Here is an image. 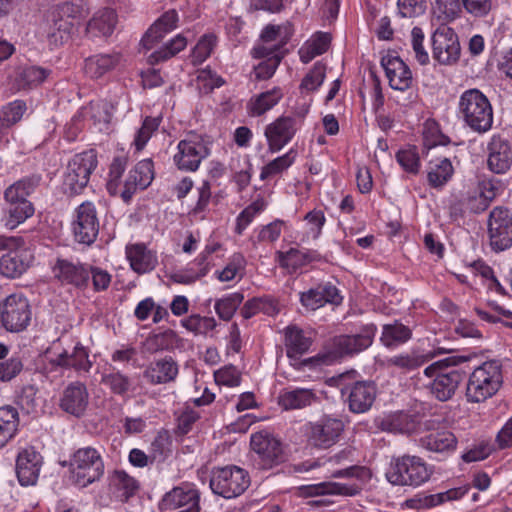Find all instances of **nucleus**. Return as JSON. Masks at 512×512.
Wrapping results in <instances>:
<instances>
[{"label":"nucleus","mask_w":512,"mask_h":512,"mask_svg":"<svg viewBox=\"0 0 512 512\" xmlns=\"http://www.w3.org/2000/svg\"><path fill=\"white\" fill-rule=\"evenodd\" d=\"M299 121L292 116H280L265 128V137L271 152L280 151L295 136Z\"/></svg>","instance_id":"nucleus-17"},{"label":"nucleus","mask_w":512,"mask_h":512,"mask_svg":"<svg viewBox=\"0 0 512 512\" xmlns=\"http://www.w3.org/2000/svg\"><path fill=\"white\" fill-rule=\"evenodd\" d=\"M468 489L465 487H458L449 489L445 492H440L437 494L426 496L423 500H408L407 504L410 507H419V506H426V507H433L440 505L446 501H452V500H458L462 498L466 493Z\"/></svg>","instance_id":"nucleus-46"},{"label":"nucleus","mask_w":512,"mask_h":512,"mask_svg":"<svg viewBox=\"0 0 512 512\" xmlns=\"http://www.w3.org/2000/svg\"><path fill=\"white\" fill-rule=\"evenodd\" d=\"M325 70L326 68L323 64L316 63L302 80L300 88L308 92L316 90L324 81Z\"/></svg>","instance_id":"nucleus-64"},{"label":"nucleus","mask_w":512,"mask_h":512,"mask_svg":"<svg viewBox=\"0 0 512 512\" xmlns=\"http://www.w3.org/2000/svg\"><path fill=\"white\" fill-rule=\"evenodd\" d=\"M454 168L448 158H439L430 161L427 170V179L431 187L442 188L453 176Z\"/></svg>","instance_id":"nucleus-36"},{"label":"nucleus","mask_w":512,"mask_h":512,"mask_svg":"<svg viewBox=\"0 0 512 512\" xmlns=\"http://www.w3.org/2000/svg\"><path fill=\"white\" fill-rule=\"evenodd\" d=\"M488 235L495 251H504L512 245V215L507 208L498 206L490 212Z\"/></svg>","instance_id":"nucleus-12"},{"label":"nucleus","mask_w":512,"mask_h":512,"mask_svg":"<svg viewBox=\"0 0 512 512\" xmlns=\"http://www.w3.org/2000/svg\"><path fill=\"white\" fill-rule=\"evenodd\" d=\"M50 74L38 66H25L19 69L15 78V84L18 90L28 89L41 84Z\"/></svg>","instance_id":"nucleus-43"},{"label":"nucleus","mask_w":512,"mask_h":512,"mask_svg":"<svg viewBox=\"0 0 512 512\" xmlns=\"http://www.w3.org/2000/svg\"><path fill=\"white\" fill-rule=\"evenodd\" d=\"M51 364L62 368H73L78 372H89L92 362L89 360L88 350L80 342L66 343L58 339L50 348Z\"/></svg>","instance_id":"nucleus-8"},{"label":"nucleus","mask_w":512,"mask_h":512,"mask_svg":"<svg viewBox=\"0 0 512 512\" xmlns=\"http://www.w3.org/2000/svg\"><path fill=\"white\" fill-rule=\"evenodd\" d=\"M160 121L158 118L146 117L142 123V126L137 131L134 145L137 151H141L152 134L158 129Z\"/></svg>","instance_id":"nucleus-59"},{"label":"nucleus","mask_w":512,"mask_h":512,"mask_svg":"<svg viewBox=\"0 0 512 512\" xmlns=\"http://www.w3.org/2000/svg\"><path fill=\"white\" fill-rule=\"evenodd\" d=\"M319 401L316 390L305 387H287L278 395L279 406L286 411L300 410Z\"/></svg>","instance_id":"nucleus-25"},{"label":"nucleus","mask_w":512,"mask_h":512,"mask_svg":"<svg viewBox=\"0 0 512 512\" xmlns=\"http://www.w3.org/2000/svg\"><path fill=\"white\" fill-rule=\"evenodd\" d=\"M120 55L114 54H99L89 57L85 61V73L91 78H100L119 63Z\"/></svg>","instance_id":"nucleus-37"},{"label":"nucleus","mask_w":512,"mask_h":512,"mask_svg":"<svg viewBox=\"0 0 512 512\" xmlns=\"http://www.w3.org/2000/svg\"><path fill=\"white\" fill-rule=\"evenodd\" d=\"M266 208V202L263 198H258L248 205L237 217L235 232L239 235L253 221L256 215Z\"/></svg>","instance_id":"nucleus-53"},{"label":"nucleus","mask_w":512,"mask_h":512,"mask_svg":"<svg viewBox=\"0 0 512 512\" xmlns=\"http://www.w3.org/2000/svg\"><path fill=\"white\" fill-rule=\"evenodd\" d=\"M126 165L127 159L125 157H116L111 163L107 182V189L111 195H116L119 192L120 180L126 169Z\"/></svg>","instance_id":"nucleus-58"},{"label":"nucleus","mask_w":512,"mask_h":512,"mask_svg":"<svg viewBox=\"0 0 512 512\" xmlns=\"http://www.w3.org/2000/svg\"><path fill=\"white\" fill-rule=\"evenodd\" d=\"M250 485L246 470L235 465L216 467L211 472L210 488L214 494L231 499L240 496Z\"/></svg>","instance_id":"nucleus-5"},{"label":"nucleus","mask_w":512,"mask_h":512,"mask_svg":"<svg viewBox=\"0 0 512 512\" xmlns=\"http://www.w3.org/2000/svg\"><path fill=\"white\" fill-rule=\"evenodd\" d=\"M457 364L455 357H447L436 361L425 368L427 377H434L431 383V393L440 401H447L455 394L464 374L457 369H449Z\"/></svg>","instance_id":"nucleus-4"},{"label":"nucleus","mask_w":512,"mask_h":512,"mask_svg":"<svg viewBox=\"0 0 512 512\" xmlns=\"http://www.w3.org/2000/svg\"><path fill=\"white\" fill-rule=\"evenodd\" d=\"M488 169L495 174H504L512 166V148L501 136L494 135L487 146Z\"/></svg>","instance_id":"nucleus-22"},{"label":"nucleus","mask_w":512,"mask_h":512,"mask_svg":"<svg viewBox=\"0 0 512 512\" xmlns=\"http://www.w3.org/2000/svg\"><path fill=\"white\" fill-rule=\"evenodd\" d=\"M309 495H341L355 496L360 493L361 487L356 484H343L338 482H323L307 487Z\"/></svg>","instance_id":"nucleus-42"},{"label":"nucleus","mask_w":512,"mask_h":512,"mask_svg":"<svg viewBox=\"0 0 512 512\" xmlns=\"http://www.w3.org/2000/svg\"><path fill=\"white\" fill-rule=\"evenodd\" d=\"M503 382L501 365L497 361H487L471 373L466 398L470 403H482L494 396Z\"/></svg>","instance_id":"nucleus-2"},{"label":"nucleus","mask_w":512,"mask_h":512,"mask_svg":"<svg viewBox=\"0 0 512 512\" xmlns=\"http://www.w3.org/2000/svg\"><path fill=\"white\" fill-rule=\"evenodd\" d=\"M223 83L224 80L210 68H205L198 71V88L204 93H210L215 88L222 86Z\"/></svg>","instance_id":"nucleus-61"},{"label":"nucleus","mask_w":512,"mask_h":512,"mask_svg":"<svg viewBox=\"0 0 512 512\" xmlns=\"http://www.w3.org/2000/svg\"><path fill=\"white\" fill-rule=\"evenodd\" d=\"M431 474L420 457L404 455L392 460L386 478L392 485L418 487L427 482Z\"/></svg>","instance_id":"nucleus-3"},{"label":"nucleus","mask_w":512,"mask_h":512,"mask_svg":"<svg viewBox=\"0 0 512 512\" xmlns=\"http://www.w3.org/2000/svg\"><path fill=\"white\" fill-rule=\"evenodd\" d=\"M154 178L153 163L150 159L138 162L129 172L123 190L120 192L122 199L128 202L137 189L147 188Z\"/></svg>","instance_id":"nucleus-23"},{"label":"nucleus","mask_w":512,"mask_h":512,"mask_svg":"<svg viewBox=\"0 0 512 512\" xmlns=\"http://www.w3.org/2000/svg\"><path fill=\"white\" fill-rule=\"evenodd\" d=\"M75 483L80 487L99 481L104 474V462L101 453L93 447L79 448L71 459Z\"/></svg>","instance_id":"nucleus-6"},{"label":"nucleus","mask_w":512,"mask_h":512,"mask_svg":"<svg viewBox=\"0 0 512 512\" xmlns=\"http://www.w3.org/2000/svg\"><path fill=\"white\" fill-rule=\"evenodd\" d=\"M110 487L115 496L124 502L136 493L139 484L125 471L116 470L110 477Z\"/></svg>","instance_id":"nucleus-38"},{"label":"nucleus","mask_w":512,"mask_h":512,"mask_svg":"<svg viewBox=\"0 0 512 512\" xmlns=\"http://www.w3.org/2000/svg\"><path fill=\"white\" fill-rule=\"evenodd\" d=\"M26 110V103L22 100H15L3 106L0 110V128L7 129L20 121Z\"/></svg>","instance_id":"nucleus-51"},{"label":"nucleus","mask_w":512,"mask_h":512,"mask_svg":"<svg viewBox=\"0 0 512 512\" xmlns=\"http://www.w3.org/2000/svg\"><path fill=\"white\" fill-rule=\"evenodd\" d=\"M19 414L15 407H0V448L3 447L18 430Z\"/></svg>","instance_id":"nucleus-41"},{"label":"nucleus","mask_w":512,"mask_h":512,"mask_svg":"<svg viewBox=\"0 0 512 512\" xmlns=\"http://www.w3.org/2000/svg\"><path fill=\"white\" fill-rule=\"evenodd\" d=\"M421 445L432 452H450L456 448L457 439L450 431H437L421 438Z\"/></svg>","instance_id":"nucleus-39"},{"label":"nucleus","mask_w":512,"mask_h":512,"mask_svg":"<svg viewBox=\"0 0 512 512\" xmlns=\"http://www.w3.org/2000/svg\"><path fill=\"white\" fill-rule=\"evenodd\" d=\"M353 372L341 374L339 382L342 395L347 396L349 410L353 413H365L371 409L376 396L377 387L372 381H355L353 384H346L345 380L354 375Z\"/></svg>","instance_id":"nucleus-10"},{"label":"nucleus","mask_w":512,"mask_h":512,"mask_svg":"<svg viewBox=\"0 0 512 512\" xmlns=\"http://www.w3.org/2000/svg\"><path fill=\"white\" fill-rule=\"evenodd\" d=\"M179 372L178 364L172 357H163L150 362L143 371V377L152 385L173 382Z\"/></svg>","instance_id":"nucleus-26"},{"label":"nucleus","mask_w":512,"mask_h":512,"mask_svg":"<svg viewBox=\"0 0 512 512\" xmlns=\"http://www.w3.org/2000/svg\"><path fill=\"white\" fill-rule=\"evenodd\" d=\"M285 344L288 357L293 358L306 353L312 340L305 336L304 331L297 326H288L285 331Z\"/></svg>","instance_id":"nucleus-40"},{"label":"nucleus","mask_w":512,"mask_h":512,"mask_svg":"<svg viewBox=\"0 0 512 512\" xmlns=\"http://www.w3.org/2000/svg\"><path fill=\"white\" fill-rule=\"evenodd\" d=\"M126 257L131 269L138 274L152 271L158 263L156 254L142 243L127 245Z\"/></svg>","instance_id":"nucleus-30"},{"label":"nucleus","mask_w":512,"mask_h":512,"mask_svg":"<svg viewBox=\"0 0 512 512\" xmlns=\"http://www.w3.org/2000/svg\"><path fill=\"white\" fill-rule=\"evenodd\" d=\"M283 97L280 88L263 92L251 100L249 110L253 116H261L272 109Z\"/></svg>","instance_id":"nucleus-45"},{"label":"nucleus","mask_w":512,"mask_h":512,"mask_svg":"<svg viewBox=\"0 0 512 512\" xmlns=\"http://www.w3.org/2000/svg\"><path fill=\"white\" fill-rule=\"evenodd\" d=\"M396 159L399 165L408 173L417 174L420 169V159L414 147L398 151Z\"/></svg>","instance_id":"nucleus-60"},{"label":"nucleus","mask_w":512,"mask_h":512,"mask_svg":"<svg viewBox=\"0 0 512 512\" xmlns=\"http://www.w3.org/2000/svg\"><path fill=\"white\" fill-rule=\"evenodd\" d=\"M411 330L399 322L383 326L381 342L385 347L392 348L407 342L411 338Z\"/></svg>","instance_id":"nucleus-44"},{"label":"nucleus","mask_w":512,"mask_h":512,"mask_svg":"<svg viewBox=\"0 0 512 512\" xmlns=\"http://www.w3.org/2000/svg\"><path fill=\"white\" fill-rule=\"evenodd\" d=\"M171 438L167 431L157 433L150 445L151 462H162L170 453Z\"/></svg>","instance_id":"nucleus-56"},{"label":"nucleus","mask_w":512,"mask_h":512,"mask_svg":"<svg viewBox=\"0 0 512 512\" xmlns=\"http://www.w3.org/2000/svg\"><path fill=\"white\" fill-rule=\"evenodd\" d=\"M43 464L41 454L33 447H28L19 452L16 459V475L20 485H35Z\"/></svg>","instance_id":"nucleus-20"},{"label":"nucleus","mask_w":512,"mask_h":512,"mask_svg":"<svg viewBox=\"0 0 512 512\" xmlns=\"http://www.w3.org/2000/svg\"><path fill=\"white\" fill-rule=\"evenodd\" d=\"M117 23V14L112 9H103L95 13L89 21L87 31L94 37L110 36Z\"/></svg>","instance_id":"nucleus-34"},{"label":"nucleus","mask_w":512,"mask_h":512,"mask_svg":"<svg viewBox=\"0 0 512 512\" xmlns=\"http://www.w3.org/2000/svg\"><path fill=\"white\" fill-rule=\"evenodd\" d=\"M102 383L106 385L112 393L120 396L127 394L132 385L131 379L119 371L105 374L102 378Z\"/></svg>","instance_id":"nucleus-55"},{"label":"nucleus","mask_w":512,"mask_h":512,"mask_svg":"<svg viewBox=\"0 0 512 512\" xmlns=\"http://www.w3.org/2000/svg\"><path fill=\"white\" fill-rule=\"evenodd\" d=\"M444 353L443 349H439L437 354ZM435 352L420 353L411 351L394 355L386 360L388 368H398L400 370L410 372L424 365L435 357Z\"/></svg>","instance_id":"nucleus-32"},{"label":"nucleus","mask_w":512,"mask_h":512,"mask_svg":"<svg viewBox=\"0 0 512 512\" xmlns=\"http://www.w3.org/2000/svg\"><path fill=\"white\" fill-rule=\"evenodd\" d=\"M97 166V155L94 150L76 154L68 162L63 180V189L70 195L80 193L88 184L90 174Z\"/></svg>","instance_id":"nucleus-7"},{"label":"nucleus","mask_w":512,"mask_h":512,"mask_svg":"<svg viewBox=\"0 0 512 512\" xmlns=\"http://www.w3.org/2000/svg\"><path fill=\"white\" fill-rule=\"evenodd\" d=\"M458 110L464 122L475 132L485 133L491 129L493 110L488 98L478 89L462 93Z\"/></svg>","instance_id":"nucleus-1"},{"label":"nucleus","mask_w":512,"mask_h":512,"mask_svg":"<svg viewBox=\"0 0 512 512\" xmlns=\"http://www.w3.org/2000/svg\"><path fill=\"white\" fill-rule=\"evenodd\" d=\"M275 48L276 46L272 48L265 45H258L252 50V55L255 58H265L254 68L255 78L257 80H267L275 73L282 59V55L276 53Z\"/></svg>","instance_id":"nucleus-31"},{"label":"nucleus","mask_w":512,"mask_h":512,"mask_svg":"<svg viewBox=\"0 0 512 512\" xmlns=\"http://www.w3.org/2000/svg\"><path fill=\"white\" fill-rule=\"evenodd\" d=\"M251 449L258 456L262 469L272 468L283 460L281 443L272 434L261 431L253 434L250 441Z\"/></svg>","instance_id":"nucleus-16"},{"label":"nucleus","mask_w":512,"mask_h":512,"mask_svg":"<svg viewBox=\"0 0 512 512\" xmlns=\"http://www.w3.org/2000/svg\"><path fill=\"white\" fill-rule=\"evenodd\" d=\"M343 429L344 425L341 420L322 418L309 424L308 441L315 447L329 448L338 441Z\"/></svg>","instance_id":"nucleus-18"},{"label":"nucleus","mask_w":512,"mask_h":512,"mask_svg":"<svg viewBox=\"0 0 512 512\" xmlns=\"http://www.w3.org/2000/svg\"><path fill=\"white\" fill-rule=\"evenodd\" d=\"M289 34V27L286 25H267L261 33L262 45L272 48L276 46L275 52L279 53L281 46L287 43Z\"/></svg>","instance_id":"nucleus-49"},{"label":"nucleus","mask_w":512,"mask_h":512,"mask_svg":"<svg viewBox=\"0 0 512 512\" xmlns=\"http://www.w3.org/2000/svg\"><path fill=\"white\" fill-rule=\"evenodd\" d=\"M72 228L77 242L90 245L96 240L99 232V220L93 203L83 202L77 207Z\"/></svg>","instance_id":"nucleus-14"},{"label":"nucleus","mask_w":512,"mask_h":512,"mask_svg":"<svg viewBox=\"0 0 512 512\" xmlns=\"http://www.w3.org/2000/svg\"><path fill=\"white\" fill-rule=\"evenodd\" d=\"M433 16L442 24L455 20L460 13L458 0H435L432 4Z\"/></svg>","instance_id":"nucleus-50"},{"label":"nucleus","mask_w":512,"mask_h":512,"mask_svg":"<svg viewBox=\"0 0 512 512\" xmlns=\"http://www.w3.org/2000/svg\"><path fill=\"white\" fill-rule=\"evenodd\" d=\"M186 46L187 39L182 34H178L164 46L152 52L148 56V62L153 65L161 61L168 60L182 51Z\"/></svg>","instance_id":"nucleus-47"},{"label":"nucleus","mask_w":512,"mask_h":512,"mask_svg":"<svg viewBox=\"0 0 512 512\" xmlns=\"http://www.w3.org/2000/svg\"><path fill=\"white\" fill-rule=\"evenodd\" d=\"M380 427L384 431L393 433H409L414 428L412 418L404 412H395L385 416Z\"/></svg>","instance_id":"nucleus-48"},{"label":"nucleus","mask_w":512,"mask_h":512,"mask_svg":"<svg viewBox=\"0 0 512 512\" xmlns=\"http://www.w3.org/2000/svg\"><path fill=\"white\" fill-rule=\"evenodd\" d=\"M54 274L62 283L84 288L90 279L89 269L81 264H74L68 260H58L54 267Z\"/></svg>","instance_id":"nucleus-29"},{"label":"nucleus","mask_w":512,"mask_h":512,"mask_svg":"<svg viewBox=\"0 0 512 512\" xmlns=\"http://www.w3.org/2000/svg\"><path fill=\"white\" fill-rule=\"evenodd\" d=\"M381 65L392 89L405 91L410 88L413 82L412 72L399 56L387 54L382 57Z\"/></svg>","instance_id":"nucleus-21"},{"label":"nucleus","mask_w":512,"mask_h":512,"mask_svg":"<svg viewBox=\"0 0 512 512\" xmlns=\"http://www.w3.org/2000/svg\"><path fill=\"white\" fill-rule=\"evenodd\" d=\"M243 299L244 297L241 293H232L216 301L215 311L221 319L229 321L235 314Z\"/></svg>","instance_id":"nucleus-54"},{"label":"nucleus","mask_w":512,"mask_h":512,"mask_svg":"<svg viewBox=\"0 0 512 512\" xmlns=\"http://www.w3.org/2000/svg\"><path fill=\"white\" fill-rule=\"evenodd\" d=\"M91 117L100 131L107 129L112 119L113 106L106 101L91 103Z\"/></svg>","instance_id":"nucleus-57"},{"label":"nucleus","mask_w":512,"mask_h":512,"mask_svg":"<svg viewBox=\"0 0 512 512\" xmlns=\"http://www.w3.org/2000/svg\"><path fill=\"white\" fill-rule=\"evenodd\" d=\"M376 326L365 325L356 335H340L333 339L334 351L338 356L352 355L367 349L373 342Z\"/></svg>","instance_id":"nucleus-19"},{"label":"nucleus","mask_w":512,"mask_h":512,"mask_svg":"<svg viewBox=\"0 0 512 512\" xmlns=\"http://www.w3.org/2000/svg\"><path fill=\"white\" fill-rule=\"evenodd\" d=\"M72 12L73 5L68 2L55 5L47 11L42 29L51 45H61L69 38L73 28Z\"/></svg>","instance_id":"nucleus-9"},{"label":"nucleus","mask_w":512,"mask_h":512,"mask_svg":"<svg viewBox=\"0 0 512 512\" xmlns=\"http://www.w3.org/2000/svg\"><path fill=\"white\" fill-rule=\"evenodd\" d=\"M33 260L32 252L21 247H14L0 259V272L2 275L15 278L26 271Z\"/></svg>","instance_id":"nucleus-27"},{"label":"nucleus","mask_w":512,"mask_h":512,"mask_svg":"<svg viewBox=\"0 0 512 512\" xmlns=\"http://www.w3.org/2000/svg\"><path fill=\"white\" fill-rule=\"evenodd\" d=\"M215 382L218 385L236 387L241 383V372L233 365H227L214 373Z\"/></svg>","instance_id":"nucleus-62"},{"label":"nucleus","mask_w":512,"mask_h":512,"mask_svg":"<svg viewBox=\"0 0 512 512\" xmlns=\"http://www.w3.org/2000/svg\"><path fill=\"white\" fill-rule=\"evenodd\" d=\"M6 202L9 206L3 221L5 227L10 230L17 228L34 214V206L30 201L15 200Z\"/></svg>","instance_id":"nucleus-35"},{"label":"nucleus","mask_w":512,"mask_h":512,"mask_svg":"<svg viewBox=\"0 0 512 512\" xmlns=\"http://www.w3.org/2000/svg\"><path fill=\"white\" fill-rule=\"evenodd\" d=\"M40 182L41 176L38 174L25 176L5 189L4 198L6 201H29L27 198L35 192Z\"/></svg>","instance_id":"nucleus-33"},{"label":"nucleus","mask_w":512,"mask_h":512,"mask_svg":"<svg viewBox=\"0 0 512 512\" xmlns=\"http://www.w3.org/2000/svg\"><path fill=\"white\" fill-rule=\"evenodd\" d=\"M178 21L179 16L176 10L166 11L147 30L141 39V45L147 50L152 49L167 33L177 27Z\"/></svg>","instance_id":"nucleus-28"},{"label":"nucleus","mask_w":512,"mask_h":512,"mask_svg":"<svg viewBox=\"0 0 512 512\" xmlns=\"http://www.w3.org/2000/svg\"><path fill=\"white\" fill-rule=\"evenodd\" d=\"M432 55L441 65H451L460 56V44L453 29L440 26L432 35Z\"/></svg>","instance_id":"nucleus-15"},{"label":"nucleus","mask_w":512,"mask_h":512,"mask_svg":"<svg viewBox=\"0 0 512 512\" xmlns=\"http://www.w3.org/2000/svg\"><path fill=\"white\" fill-rule=\"evenodd\" d=\"M0 316L3 327L9 332L25 330L31 321V307L22 294H11L0 304Z\"/></svg>","instance_id":"nucleus-11"},{"label":"nucleus","mask_w":512,"mask_h":512,"mask_svg":"<svg viewBox=\"0 0 512 512\" xmlns=\"http://www.w3.org/2000/svg\"><path fill=\"white\" fill-rule=\"evenodd\" d=\"M89 393L86 386L79 382L70 383L62 393L60 407L66 413L75 417H81L88 406Z\"/></svg>","instance_id":"nucleus-24"},{"label":"nucleus","mask_w":512,"mask_h":512,"mask_svg":"<svg viewBox=\"0 0 512 512\" xmlns=\"http://www.w3.org/2000/svg\"><path fill=\"white\" fill-rule=\"evenodd\" d=\"M216 44V37L214 35H204L202 36L192 52V61L194 63H202L205 61L211 54L213 48Z\"/></svg>","instance_id":"nucleus-63"},{"label":"nucleus","mask_w":512,"mask_h":512,"mask_svg":"<svg viewBox=\"0 0 512 512\" xmlns=\"http://www.w3.org/2000/svg\"><path fill=\"white\" fill-rule=\"evenodd\" d=\"M280 256L281 265L292 270H296L317 258V254L314 252H304L294 248H291L286 253H280Z\"/></svg>","instance_id":"nucleus-52"},{"label":"nucleus","mask_w":512,"mask_h":512,"mask_svg":"<svg viewBox=\"0 0 512 512\" xmlns=\"http://www.w3.org/2000/svg\"><path fill=\"white\" fill-rule=\"evenodd\" d=\"M174 155V162L180 170L196 171L203 159L209 155V148L197 135H190L181 140Z\"/></svg>","instance_id":"nucleus-13"}]
</instances>
